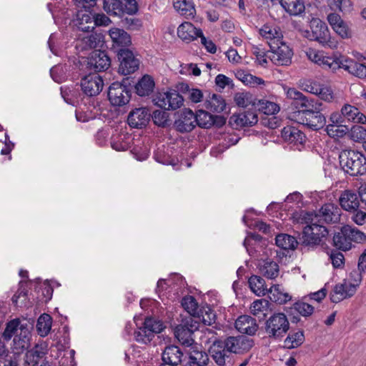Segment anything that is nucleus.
<instances>
[{
    "label": "nucleus",
    "instance_id": "de8ad7c7",
    "mask_svg": "<svg viewBox=\"0 0 366 366\" xmlns=\"http://www.w3.org/2000/svg\"><path fill=\"white\" fill-rule=\"evenodd\" d=\"M52 325V318L48 314L41 315L36 323L38 333L41 337H46L50 332Z\"/></svg>",
    "mask_w": 366,
    "mask_h": 366
},
{
    "label": "nucleus",
    "instance_id": "b1692460",
    "mask_svg": "<svg viewBox=\"0 0 366 366\" xmlns=\"http://www.w3.org/2000/svg\"><path fill=\"white\" fill-rule=\"evenodd\" d=\"M327 19L332 29L342 38L351 37L352 32L349 26L338 14L331 13L328 14Z\"/></svg>",
    "mask_w": 366,
    "mask_h": 366
},
{
    "label": "nucleus",
    "instance_id": "69168bd1",
    "mask_svg": "<svg viewBox=\"0 0 366 366\" xmlns=\"http://www.w3.org/2000/svg\"><path fill=\"white\" fill-rule=\"evenodd\" d=\"M202 335L200 338L202 343H204V345L210 343L213 344L216 342H222L218 340L217 334L213 328H205L204 330H202Z\"/></svg>",
    "mask_w": 366,
    "mask_h": 366
},
{
    "label": "nucleus",
    "instance_id": "9b49d317",
    "mask_svg": "<svg viewBox=\"0 0 366 366\" xmlns=\"http://www.w3.org/2000/svg\"><path fill=\"white\" fill-rule=\"evenodd\" d=\"M269 52V59L276 65L287 66L292 62V50L282 41L276 44H271Z\"/></svg>",
    "mask_w": 366,
    "mask_h": 366
},
{
    "label": "nucleus",
    "instance_id": "c756f323",
    "mask_svg": "<svg viewBox=\"0 0 366 366\" xmlns=\"http://www.w3.org/2000/svg\"><path fill=\"white\" fill-rule=\"evenodd\" d=\"M202 34L200 29H197L190 22H184L177 29L178 36L184 41H191Z\"/></svg>",
    "mask_w": 366,
    "mask_h": 366
},
{
    "label": "nucleus",
    "instance_id": "37998d69",
    "mask_svg": "<svg viewBox=\"0 0 366 366\" xmlns=\"http://www.w3.org/2000/svg\"><path fill=\"white\" fill-rule=\"evenodd\" d=\"M250 290L257 296H264L267 293V288L264 279L257 275H252L248 280Z\"/></svg>",
    "mask_w": 366,
    "mask_h": 366
},
{
    "label": "nucleus",
    "instance_id": "2eb2a0df",
    "mask_svg": "<svg viewBox=\"0 0 366 366\" xmlns=\"http://www.w3.org/2000/svg\"><path fill=\"white\" fill-rule=\"evenodd\" d=\"M104 86L103 79L97 74L85 76L81 80V88L84 94L94 97L100 93Z\"/></svg>",
    "mask_w": 366,
    "mask_h": 366
},
{
    "label": "nucleus",
    "instance_id": "8fccbe9b",
    "mask_svg": "<svg viewBox=\"0 0 366 366\" xmlns=\"http://www.w3.org/2000/svg\"><path fill=\"white\" fill-rule=\"evenodd\" d=\"M195 118L197 119L195 125L201 128L209 129L214 125L212 115L204 110H198L195 114Z\"/></svg>",
    "mask_w": 366,
    "mask_h": 366
},
{
    "label": "nucleus",
    "instance_id": "774afa93",
    "mask_svg": "<svg viewBox=\"0 0 366 366\" xmlns=\"http://www.w3.org/2000/svg\"><path fill=\"white\" fill-rule=\"evenodd\" d=\"M269 305V302L264 300H257L253 302L250 307L251 312L254 315H257L260 312H263L267 310Z\"/></svg>",
    "mask_w": 366,
    "mask_h": 366
},
{
    "label": "nucleus",
    "instance_id": "dca6fc26",
    "mask_svg": "<svg viewBox=\"0 0 366 366\" xmlns=\"http://www.w3.org/2000/svg\"><path fill=\"white\" fill-rule=\"evenodd\" d=\"M209 353L217 365L230 366V353L224 342H216L212 344L209 347Z\"/></svg>",
    "mask_w": 366,
    "mask_h": 366
},
{
    "label": "nucleus",
    "instance_id": "5701e85b",
    "mask_svg": "<svg viewBox=\"0 0 366 366\" xmlns=\"http://www.w3.org/2000/svg\"><path fill=\"white\" fill-rule=\"evenodd\" d=\"M184 353L181 349L176 345L167 346L162 352V362L174 365L176 366H182Z\"/></svg>",
    "mask_w": 366,
    "mask_h": 366
},
{
    "label": "nucleus",
    "instance_id": "a18cd8bd",
    "mask_svg": "<svg viewBox=\"0 0 366 366\" xmlns=\"http://www.w3.org/2000/svg\"><path fill=\"white\" fill-rule=\"evenodd\" d=\"M305 341L304 332L298 330L297 332L290 333L284 340L285 347L294 349L300 347Z\"/></svg>",
    "mask_w": 366,
    "mask_h": 366
},
{
    "label": "nucleus",
    "instance_id": "1a4fd4ad",
    "mask_svg": "<svg viewBox=\"0 0 366 366\" xmlns=\"http://www.w3.org/2000/svg\"><path fill=\"white\" fill-rule=\"evenodd\" d=\"M119 60V72L123 75H129L139 69L140 60L137 55L129 48L119 49L117 51Z\"/></svg>",
    "mask_w": 366,
    "mask_h": 366
},
{
    "label": "nucleus",
    "instance_id": "13d9d810",
    "mask_svg": "<svg viewBox=\"0 0 366 366\" xmlns=\"http://www.w3.org/2000/svg\"><path fill=\"white\" fill-rule=\"evenodd\" d=\"M252 54L255 56V62L258 65L264 68L268 66L267 58H269V55L267 54L264 49L254 45L252 46Z\"/></svg>",
    "mask_w": 366,
    "mask_h": 366
},
{
    "label": "nucleus",
    "instance_id": "c9c22d12",
    "mask_svg": "<svg viewBox=\"0 0 366 366\" xmlns=\"http://www.w3.org/2000/svg\"><path fill=\"white\" fill-rule=\"evenodd\" d=\"M23 329H29L27 324L22 323L18 318L14 319L7 322L2 336L5 340H10L13 336L21 333Z\"/></svg>",
    "mask_w": 366,
    "mask_h": 366
},
{
    "label": "nucleus",
    "instance_id": "4c0bfd02",
    "mask_svg": "<svg viewBox=\"0 0 366 366\" xmlns=\"http://www.w3.org/2000/svg\"><path fill=\"white\" fill-rule=\"evenodd\" d=\"M204 107L209 112L220 113L225 109L226 103L221 95L213 94L205 100Z\"/></svg>",
    "mask_w": 366,
    "mask_h": 366
},
{
    "label": "nucleus",
    "instance_id": "0eeeda50",
    "mask_svg": "<svg viewBox=\"0 0 366 366\" xmlns=\"http://www.w3.org/2000/svg\"><path fill=\"white\" fill-rule=\"evenodd\" d=\"M199 322L192 317L182 319L181 323L174 330L176 338L184 345L190 346L194 342V333L198 330Z\"/></svg>",
    "mask_w": 366,
    "mask_h": 366
},
{
    "label": "nucleus",
    "instance_id": "338daca9",
    "mask_svg": "<svg viewBox=\"0 0 366 366\" xmlns=\"http://www.w3.org/2000/svg\"><path fill=\"white\" fill-rule=\"evenodd\" d=\"M317 96L322 100L330 102L334 98L335 95L332 88L327 85L320 84Z\"/></svg>",
    "mask_w": 366,
    "mask_h": 366
},
{
    "label": "nucleus",
    "instance_id": "0e129e2a",
    "mask_svg": "<svg viewBox=\"0 0 366 366\" xmlns=\"http://www.w3.org/2000/svg\"><path fill=\"white\" fill-rule=\"evenodd\" d=\"M293 309L303 317H309L314 312V307L304 301H297L293 305Z\"/></svg>",
    "mask_w": 366,
    "mask_h": 366
},
{
    "label": "nucleus",
    "instance_id": "393cba45",
    "mask_svg": "<svg viewBox=\"0 0 366 366\" xmlns=\"http://www.w3.org/2000/svg\"><path fill=\"white\" fill-rule=\"evenodd\" d=\"M235 327L242 334L253 335L256 333L258 325L254 318L249 315H242L236 320Z\"/></svg>",
    "mask_w": 366,
    "mask_h": 366
},
{
    "label": "nucleus",
    "instance_id": "f8f14e48",
    "mask_svg": "<svg viewBox=\"0 0 366 366\" xmlns=\"http://www.w3.org/2000/svg\"><path fill=\"white\" fill-rule=\"evenodd\" d=\"M312 38L324 46L335 48L336 42L331 40L327 26L319 19H312L310 22Z\"/></svg>",
    "mask_w": 366,
    "mask_h": 366
},
{
    "label": "nucleus",
    "instance_id": "c03bdc74",
    "mask_svg": "<svg viewBox=\"0 0 366 366\" xmlns=\"http://www.w3.org/2000/svg\"><path fill=\"white\" fill-rule=\"evenodd\" d=\"M333 245L338 249L347 251L351 249V242L347 238V234L345 232V226L340 232L333 236Z\"/></svg>",
    "mask_w": 366,
    "mask_h": 366
},
{
    "label": "nucleus",
    "instance_id": "6ab92c4d",
    "mask_svg": "<svg viewBox=\"0 0 366 366\" xmlns=\"http://www.w3.org/2000/svg\"><path fill=\"white\" fill-rule=\"evenodd\" d=\"M150 117L151 114L147 108H136L129 112L127 123L132 128L142 129L147 125Z\"/></svg>",
    "mask_w": 366,
    "mask_h": 366
},
{
    "label": "nucleus",
    "instance_id": "ddd939ff",
    "mask_svg": "<svg viewBox=\"0 0 366 366\" xmlns=\"http://www.w3.org/2000/svg\"><path fill=\"white\" fill-rule=\"evenodd\" d=\"M312 215L317 222H322L327 224L337 223L340 220L341 209L333 203L325 204L317 212H307Z\"/></svg>",
    "mask_w": 366,
    "mask_h": 366
},
{
    "label": "nucleus",
    "instance_id": "680f3d73",
    "mask_svg": "<svg viewBox=\"0 0 366 366\" xmlns=\"http://www.w3.org/2000/svg\"><path fill=\"white\" fill-rule=\"evenodd\" d=\"M234 102L237 106L245 108L249 104L254 105L252 95L249 92H238L234 95Z\"/></svg>",
    "mask_w": 366,
    "mask_h": 366
},
{
    "label": "nucleus",
    "instance_id": "9d476101",
    "mask_svg": "<svg viewBox=\"0 0 366 366\" xmlns=\"http://www.w3.org/2000/svg\"><path fill=\"white\" fill-rule=\"evenodd\" d=\"M351 275L357 277V279H355L357 284H352L344 280L342 282L335 285L330 295V300L332 302H340L343 300L352 297L355 294L357 287L361 282V275L357 272L351 273Z\"/></svg>",
    "mask_w": 366,
    "mask_h": 366
},
{
    "label": "nucleus",
    "instance_id": "a211bd4d",
    "mask_svg": "<svg viewBox=\"0 0 366 366\" xmlns=\"http://www.w3.org/2000/svg\"><path fill=\"white\" fill-rule=\"evenodd\" d=\"M195 114L189 109L183 110L178 118L174 122V127L177 131L181 133H187L192 131L195 127Z\"/></svg>",
    "mask_w": 366,
    "mask_h": 366
},
{
    "label": "nucleus",
    "instance_id": "aec40b11",
    "mask_svg": "<svg viewBox=\"0 0 366 366\" xmlns=\"http://www.w3.org/2000/svg\"><path fill=\"white\" fill-rule=\"evenodd\" d=\"M258 121L257 114L253 111H245L232 115L229 118L230 125L235 129L252 127Z\"/></svg>",
    "mask_w": 366,
    "mask_h": 366
},
{
    "label": "nucleus",
    "instance_id": "f3484780",
    "mask_svg": "<svg viewBox=\"0 0 366 366\" xmlns=\"http://www.w3.org/2000/svg\"><path fill=\"white\" fill-rule=\"evenodd\" d=\"M110 65L111 59L105 51L94 50L88 59V67L96 72L105 71Z\"/></svg>",
    "mask_w": 366,
    "mask_h": 366
},
{
    "label": "nucleus",
    "instance_id": "72a5a7b5",
    "mask_svg": "<svg viewBox=\"0 0 366 366\" xmlns=\"http://www.w3.org/2000/svg\"><path fill=\"white\" fill-rule=\"evenodd\" d=\"M284 140L294 144H302L305 139V135L300 129L295 127H285L281 132Z\"/></svg>",
    "mask_w": 366,
    "mask_h": 366
},
{
    "label": "nucleus",
    "instance_id": "bf43d9fd",
    "mask_svg": "<svg viewBox=\"0 0 366 366\" xmlns=\"http://www.w3.org/2000/svg\"><path fill=\"white\" fill-rule=\"evenodd\" d=\"M257 106L258 109L267 115H273L280 111L278 104L267 100H259Z\"/></svg>",
    "mask_w": 366,
    "mask_h": 366
},
{
    "label": "nucleus",
    "instance_id": "bb28decb",
    "mask_svg": "<svg viewBox=\"0 0 366 366\" xmlns=\"http://www.w3.org/2000/svg\"><path fill=\"white\" fill-rule=\"evenodd\" d=\"M359 194L352 190L344 191L339 199L342 208L346 211L355 212L359 207Z\"/></svg>",
    "mask_w": 366,
    "mask_h": 366
},
{
    "label": "nucleus",
    "instance_id": "e2e57ef3",
    "mask_svg": "<svg viewBox=\"0 0 366 366\" xmlns=\"http://www.w3.org/2000/svg\"><path fill=\"white\" fill-rule=\"evenodd\" d=\"M345 232L347 234V238L351 243L352 242H362L366 239V236L363 232L349 225L345 226Z\"/></svg>",
    "mask_w": 366,
    "mask_h": 366
},
{
    "label": "nucleus",
    "instance_id": "423d86ee",
    "mask_svg": "<svg viewBox=\"0 0 366 366\" xmlns=\"http://www.w3.org/2000/svg\"><path fill=\"white\" fill-rule=\"evenodd\" d=\"M163 329L162 321L147 317L144 320L143 326L134 332L135 340L139 343L147 345L152 340L155 334L160 333Z\"/></svg>",
    "mask_w": 366,
    "mask_h": 366
},
{
    "label": "nucleus",
    "instance_id": "49530a36",
    "mask_svg": "<svg viewBox=\"0 0 366 366\" xmlns=\"http://www.w3.org/2000/svg\"><path fill=\"white\" fill-rule=\"evenodd\" d=\"M275 242L277 247L283 249H294L297 245L296 239L287 234H280L275 238Z\"/></svg>",
    "mask_w": 366,
    "mask_h": 366
},
{
    "label": "nucleus",
    "instance_id": "7ed1b4c3",
    "mask_svg": "<svg viewBox=\"0 0 366 366\" xmlns=\"http://www.w3.org/2000/svg\"><path fill=\"white\" fill-rule=\"evenodd\" d=\"M321 107L320 102H314L313 107H310L298 111L295 114L297 122L315 131L323 128L326 124V119L320 112Z\"/></svg>",
    "mask_w": 366,
    "mask_h": 366
},
{
    "label": "nucleus",
    "instance_id": "e433bc0d",
    "mask_svg": "<svg viewBox=\"0 0 366 366\" xmlns=\"http://www.w3.org/2000/svg\"><path fill=\"white\" fill-rule=\"evenodd\" d=\"M269 297L271 301L280 305L287 303L291 300V296L285 291L280 285H274L267 290Z\"/></svg>",
    "mask_w": 366,
    "mask_h": 366
},
{
    "label": "nucleus",
    "instance_id": "6e6d98bb",
    "mask_svg": "<svg viewBox=\"0 0 366 366\" xmlns=\"http://www.w3.org/2000/svg\"><path fill=\"white\" fill-rule=\"evenodd\" d=\"M327 134L332 138H342L349 132L346 125L328 124L326 127Z\"/></svg>",
    "mask_w": 366,
    "mask_h": 366
},
{
    "label": "nucleus",
    "instance_id": "f03ea898",
    "mask_svg": "<svg viewBox=\"0 0 366 366\" xmlns=\"http://www.w3.org/2000/svg\"><path fill=\"white\" fill-rule=\"evenodd\" d=\"M304 218L307 224L303 229L302 243L308 246L320 244L328 234L327 229L320 224L312 215L306 213Z\"/></svg>",
    "mask_w": 366,
    "mask_h": 366
},
{
    "label": "nucleus",
    "instance_id": "6e6552de",
    "mask_svg": "<svg viewBox=\"0 0 366 366\" xmlns=\"http://www.w3.org/2000/svg\"><path fill=\"white\" fill-rule=\"evenodd\" d=\"M153 102L165 110H176L183 105L184 98L177 91L169 89L157 93L153 99Z\"/></svg>",
    "mask_w": 366,
    "mask_h": 366
},
{
    "label": "nucleus",
    "instance_id": "cd10ccee",
    "mask_svg": "<svg viewBox=\"0 0 366 366\" xmlns=\"http://www.w3.org/2000/svg\"><path fill=\"white\" fill-rule=\"evenodd\" d=\"M342 69L347 71L349 74L358 77L360 79L366 78V65L357 62L352 59L345 57L343 58Z\"/></svg>",
    "mask_w": 366,
    "mask_h": 366
},
{
    "label": "nucleus",
    "instance_id": "7c9ffc66",
    "mask_svg": "<svg viewBox=\"0 0 366 366\" xmlns=\"http://www.w3.org/2000/svg\"><path fill=\"white\" fill-rule=\"evenodd\" d=\"M259 34L267 39L268 45L270 46L271 44H278L282 41V34L280 28L266 24L259 30Z\"/></svg>",
    "mask_w": 366,
    "mask_h": 366
},
{
    "label": "nucleus",
    "instance_id": "4be33fe9",
    "mask_svg": "<svg viewBox=\"0 0 366 366\" xmlns=\"http://www.w3.org/2000/svg\"><path fill=\"white\" fill-rule=\"evenodd\" d=\"M224 342L229 353H242L252 347V341L245 336L229 337Z\"/></svg>",
    "mask_w": 366,
    "mask_h": 366
},
{
    "label": "nucleus",
    "instance_id": "3c124183",
    "mask_svg": "<svg viewBox=\"0 0 366 366\" xmlns=\"http://www.w3.org/2000/svg\"><path fill=\"white\" fill-rule=\"evenodd\" d=\"M129 137L125 134L114 135L111 139V147L116 151H126L129 147Z\"/></svg>",
    "mask_w": 366,
    "mask_h": 366
},
{
    "label": "nucleus",
    "instance_id": "052dcab7",
    "mask_svg": "<svg viewBox=\"0 0 366 366\" xmlns=\"http://www.w3.org/2000/svg\"><path fill=\"white\" fill-rule=\"evenodd\" d=\"M198 312V315H196V318L198 321L202 320L204 325H212L216 321V315L209 307L203 308Z\"/></svg>",
    "mask_w": 366,
    "mask_h": 366
},
{
    "label": "nucleus",
    "instance_id": "09e8293b",
    "mask_svg": "<svg viewBox=\"0 0 366 366\" xmlns=\"http://www.w3.org/2000/svg\"><path fill=\"white\" fill-rule=\"evenodd\" d=\"M343 58H345V56L335 58L332 56H323L318 65L325 69L335 71L336 70L342 68L341 64L343 63Z\"/></svg>",
    "mask_w": 366,
    "mask_h": 366
},
{
    "label": "nucleus",
    "instance_id": "a19ab883",
    "mask_svg": "<svg viewBox=\"0 0 366 366\" xmlns=\"http://www.w3.org/2000/svg\"><path fill=\"white\" fill-rule=\"evenodd\" d=\"M154 81L149 75H144L135 86L136 92L139 96H149L154 90Z\"/></svg>",
    "mask_w": 366,
    "mask_h": 366
},
{
    "label": "nucleus",
    "instance_id": "c85d7f7f",
    "mask_svg": "<svg viewBox=\"0 0 366 366\" xmlns=\"http://www.w3.org/2000/svg\"><path fill=\"white\" fill-rule=\"evenodd\" d=\"M109 35L113 42L114 47L127 48L132 44L130 35L124 30L119 28H112Z\"/></svg>",
    "mask_w": 366,
    "mask_h": 366
},
{
    "label": "nucleus",
    "instance_id": "39448f33",
    "mask_svg": "<svg viewBox=\"0 0 366 366\" xmlns=\"http://www.w3.org/2000/svg\"><path fill=\"white\" fill-rule=\"evenodd\" d=\"M290 329V322L287 316L282 312L274 313L265 322V332L268 337L280 339Z\"/></svg>",
    "mask_w": 366,
    "mask_h": 366
},
{
    "label": "nucleus",
    "instance_id": "412c9836",
    "mask_svg": "<svg viewBox=\"0 0 366 366\" xmlns=\"http://www.w3.org/2000/svg\"><path fill=\"white\" fill-rule=\"evenodd\" d=\"M46 353L45 348L36 345L26 353L23 366H50L46 360Z\"/></svg>",
    "mask_w": 366,
    "mask_h": 366
},
{
    "label": "nucleus",
    "instance_id": "f257e3e1",
    "mask_svg": "<svg viewBox=\"0 0 366 366\" xmlns=\"http://www.w3.org/2000/svg\"><path fill=\"white\" fill-rule=\"evenodd\" d=\"M340 163L344 171L351 176L366 172V158L354 150H344L340 154Z\"/></svg>",
    "mask_w": 366,
    "mask_h": 366
},
{
    "label": "nucleus",
    "instance_id": "2f4dec72",
    "mask_svg": "<svg viewBox=\"0 0 366 366\" xmlns=\"http://www.w3.org/2000/svg\"><path fill=\"white\" fill-rule=\"evenodd\" d=\"M173 5L177 13L186 19L193 18L196 14L193 1L173 0Z\"/></svg>",
    "mask_w": 366,
    "mask_h": 366
},
{
    "label": "nucleus",
    "instance_id": "ea45409f",
    "mask_svg": "<svg viewBox=\"0 0 366 366\" xmlns=\"http://www.w3.org/2000/svg\"><path fill=\"white\" fill-rule=\"evenodd\" d=\"M259 271L264 277L273 280L279 275L280 269L277 262L265 259L259 264Z\"/></svg>",
    "mask_w": 366,
    "mask_h": 366
},
{
    "label": "nucleus",
    "instance_id": "f704fd0d",
    "mask_svg": "<svg viewBox=\"0 0 366 366\" xmlns=\"http://www.w3.org/2000/svg\"><path fill=\"white\" fill-rule=\"evenodd\" d=\"M284 90L286 93L287 97L290 99L297 101V102L300 104V107L302 109L304 108H310V107H313L314 100L307 98L295 88L285 87Z\"/></svg>",
    "mask_w": 366,
    "mask_h": 366
},
{
    "label": "nucleus",
    "instance_id": "79ce46f5",
    "mask_svg": "<svg viewBox=\"0 0 366 366\" xmlns=\"http://www.w3.org/2000/svg\"><path fill=\"white\" fill-rule=\"evenodd\" d=\"M281 6L290 15L297 16L305 11V4L302 0H280Z\"/></svg>",
    "mask_w": 366,
    "mask_h": 366
},
{
    "label": "nucleus",
    "instance_id": "58836bf2",
    "mask_svg": "<svg viewBox=\"0 0 366 366\" xmlns=\"http://www.w3.org/2000/svg\"><path fill=\"white\" fill-rule=\"evenodd\" d=\"M209 360V355L205 351L202 350L201 348L194 347L190 350L187 364H192V366L194 365L199 366L207 365Z\"/></svg>",
    "mask_w": 366,
    "mask_h": 366
},
{
    "label": "nucleus",
    "instance_id": "5fc2aeb1",
    "mask_svg": "<svg viewBox=\"0 0 366 366\" xmlns=\"http://www.w3.org/2000/svg\"><path fill=\"white\" fill-rule=\"evenodd\" d=\"M236 76L246 85H260L263 84L264 82L262 79L246 73L243 70L237 71L236 73Z\"/></svg>",
    "mask_w": 366,
    "mask_h": 366
},
{
    "label": "nucleus",
    "instance_id": "4468645a",
    "mask_svg": "<svg viewBox=\"0 0 366 366\" xmlns=\"http://www.w3.org/2000/svg\"><path fill=\"white\" fill-rule=\"evenodd\" d=\"M130 92L125 85L119 82L112 83L108 90V98L114 106L121 107L129 102Z\"/></svg>",
    "mask_w": 366,
    "mask_h": 366
},
{
    "label": "nucleus",
    "instance_id": "603ef678",
    "mask_svg": "<svg viewBox=\"0 0 366 366\" xmlns=\"http://www.w3.org/2000/svg\"><path fill=\"white\" fill-rule=\"evenodd\" d=\"M183 308L190 315L189 317L196 320V315H198L199 307L195 298L192 296H186L182 300Z\"/></svg>",
    "mask_w": 366,
    "mask_h": 366
},
{
    "label": "nucleus",
    "instance_id": "a878e982",
    "mask_svg": "<svg viewBox=\"0 0 366 366\" xmlns=\"http://www.w3.org/2000/svg\"><path fill=\"white\" fill-rule=\"evenodd\" d=\"M340 112L342 114L344 119L348 122L366 124V116L353 105L345 104L341 108Z\"/></svg>",
    "mask_w": 366,
    "mask_h": 366
},
{
    "label": "nucleus",
    "instance_id": "864d4df0",
    "mask_svg": "<svg viewBox=\"0 0 366 366\" xmlns=\"http://www.w3.org/2000/svg\"><path fill=\"white\" fill-rule=\"evenodd\" d=\"M348 136L355 142L363 143L366 141V128L361 125H353L349 129Z\"/></svg>",
    "mask_w": 366,
    "mask_h": 366
},
{
    "label": "nucleus",
    "instance_id": "20e7f679",
    "mask_svg": "<svg viewBox=\"0 0 366 366\" xmlns=\"http://www.w3.org/2000/svg\"><path fill=\"white\" fill-rule=\"evenodd\" d=\"M103 8L107 14L121 18L125 14H136L138 4L136 0H104Z\"/></svg>",
    "mask_w": 366,
    "mask_h": 366
},
{
    "label": "nucleus",
    "instance_id": "4d7b16f0",
    "mask_svg": "<svg viewBox=\"0 0 366 366\" xmlns=\"http://www.w3.org/2000/svg\"><path fill=\"white\" fill-rule=\"evenodd\" d=\"M154 123L160 127H166L169 125V114L166 112L157 109L151 114Z\"/></svg>",
    "mask_w": 366,
    "mask_h": 366
},
{
    "label": "nucleus",
    "instance_id": "473e14b6",
    "mask_svg": "<svg viewBox=\"0 0 366 366\" xmlns=\"http://www.w3.org/2000/svg\"><path fill=\"white\" fill-rule=\"evenodd\" d=\"M30 332L29 329L21 330V333L16 335L13 340L12 349L15 354H20L29 346Z\"/></svg>",
    "mask_w": 366,
    "mask_h": 366
}]
</instances>
